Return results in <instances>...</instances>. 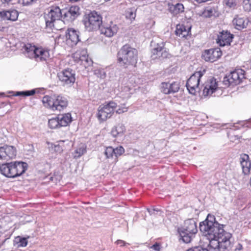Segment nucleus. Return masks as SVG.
I'll return each instance as SVG.
<instances>
[{
    "label": "nucleus",
    "mask_w": 251,
    "mask_h": 251,
    "mask_svg": "<svg viewBox=\"0 0 251 251\" xmlns=\"http://www.w3.org/2000/svg\"><path fill=\"white\" fill-rule=\"evenodd\" d=\"M191 29V27H189L187 29L186 28V27L184 26V30H183V32L181 35L182 37H186L189 33V31Z\"/></svg>",
    "instance_id": "c03bdc74"
},
{
    "label": "nucleus",
    "mask_w": 251,
    "mask_h": 251,
    "mask_svg": "<svg viewBox=\"0 0 251 251\" xmlns=\"http://www.w3.org/2000/svg\"><path fill=\"white\" fill-rule=\"evenodd\" d=\"M83 23L87 30H97L100 28V26L102 24V17L100 14L94 11L86 16Z\"/></svg>",
    "instance_id": "423d86ee"
},
{
    "label": "nucleus",
    "mask_w": 251,
    "mask_h": 251,
    "mask_svg": "<svg viewBox=\"0 0 251 251\" xmlns=\"http://www.w3.org/2000/svg\"><path fill=\"white\" fill-rule=\"evenodd\" d=\"M71 121V115L69 113L63 115L61 118H59L60 125L61 126H67Z\"/></svg>",
    "instance_id": "bb28decb"
},
{
    "label": "nucleus",
    "mask_w": 251,
    "mask_h": 251,
    "mask_svg": "<svg viewBox=\"0 0 251 251\" xmlns=\"http://www.w3.org/2000/svg\"><path fill=\"white\" fill-rule=\"evenodd\" d=\"M183 30H184V25H177L176 30L175 31L176 34L177 36H181Z\"/></svg>",
    "instance_id": "58836bf2"
},
{
    "label": "nucleus",
    "mask_w": 251,
    "mask_h": 251,
    "mask_svg": "<svg viewBox=\"0 0 251 251\" xmlns=\"http://www.w3.org/2000/svg\"><path fill=\"white\" fill-rule=\"evenodd\" d=\"M18 17V12L16 10L2 11L0 12L1 20L16 21Z\"/></svg>",
    "instance_id": "aec40b11"
},
{
    "label": "nucleus",
    "mask_w": 251,
    "mask_h": 251,
    "mask_svg": "<svg viewBox=\"0 0 251 251\" xmlns=\"http://www.w3.org/2000/svg\"><path fill=\"white\" fill-rule=\"evenodd\" d=\"M117 107V104L114 101L104 104L102 107H100L97 114L100 120L104 121L107 118H110L114 113V109Z\"/></svg>",
    "instance_id": "6e6552de"
},
{
    "label": "nucleus",
    "mask_w": 251,
    "mask_h": 251,
    "mask_svg": "<svg viewBox=\"0 0 251 251\" xmlns=\"http://www.w3.org/2000/svg\"><path fill=\"white\" fill-rule=\"evenodd\" d=\"M181 239L185 243L192 241L198 232L196 223L193 219L186 220L183 226L178 229Z\"/></svg>",
    "instance_id": "20e7f679"
},
{
    "label": "nucleus",
    "mask_w": 251,
    "mask_h": 251,
    "mask_svg": "<svg viewBox=\"0 0 251 251\" xmlns=\"http://www.w3.org/2000/svg\"><path fill=\"white\" fill-rule=\"evenodd\" d=\"M86 151L85 147L82 145L78 149H77L75 152V157H79L83 155Z\"/></svg>",
    "instance_id": "f704fd0d"
},
{
    "label": "nucleus",
    "mask_w": 251,
    "mask_h": 251,
    "mask_svg": "<svg viewBox=\"0 0 251 251\" xmlns=\"http://www.w3.org/2000/svg\"><path fill=\"white\" fill-rule=\"evenodd\" d=\"M115 243L117 245H119L120 246H123L126 244L124 241L121 240H118Z\"/></svg>",
    "instance_id": "09e8293b"
},
{
    "label": "nucleus",
    "mask_w": 251,
    "mask_h": 251,
    "mask_svg": "<svg viewBox=\"0 0 251 251\" xmlns=\"http://www.w3.org/2000/svg\"><path fill=\"white\" fill-rule=\"evenodd\" d=\"M231 79L229 78V75L226 76L224 78L223 83L226 86H228L231 84H233V83L230 81Z\"/></svg>",
    "instance_id": "a19ab883"
},
{
    "label": "nucleus",
    "mask_w": 251,
    "mask_h": 251,
    "mask_svg": "<svg viewBox=\"0 0 251 251\" xmlns=\"http://www.w3.org/2000/svg\"><path fill=\"white\" fill-rule=\"evenodd\" d=\"M118 61L120 64L125 68L129 66H135L137 61V50L128 45L124 46L119 51Z\"/></svg>",
    "instance_id": "f03ea898"
},
{
    "label": "nucleus",
    "mask_w": 251,
    "mask_h": 251,
    "mask_svg": "<svg viewBox=\"0 0 251 251\" xmlns=\"http://www.w3.org/2000/svg\"><path fill=\"white\" fill-rule=\"evenodd\" d=\"M218 82L215 78L208 79L205 84L203 90V95L204 97L211 95L218 88Z\"/></svg>",
    "instance_id": "4468645a"
},
{
    "label": "nucleus",
    "mask_w": 251,
    "mask_h": 251,
    "mask_svg": "<svg viewBox=\"0 0 251 251\" xmlns=\"http://www.w3.org/2000/svg\"><path fill=\"white\" fill-rule=\"evenodd\" d=\"M156 211V210L155 209H154L153 210V212H151V211L150 210H148V211L150 213V214L151 215H152V214H155V211ZM157 212H158V210H156Z\"/></svg>",
    "instance_id": "8fccbe9b"
},
{
    "label": "nucleus",
    "mask_w": 251,
    "mask_h": 251,
    "mask_svg": "<svg viewBox=\"0 0 251 251\" xmlns=\"http://www.w3.org/2000/svg\"><path fill=\"white\" fill-rule=\"evenodd\" d=\"M164 43L163 42L157 44L152 50L151 57L152 59L167 57L168 53L166 50V49L164 47Z\"/></svg>",
    "instance_id": "ddd939ff"
},
{
    "label": "nucleus",
    "mask_w": 251,
    "mask_h": 251,
    "mask_svg": "<svg viewBox=\"0 0 251 251\" xmlns=\"http://www.w3.org/2000/svg\"><path fill=\"white\" fill-rule=\"evenodd\" d=\"M75 72L70 68L65 69L58 73L57 76L59 81L64 86L70 87L75 81Z\"/></svg>",
    "instance_id": "0eeeda50"
},
{
    "label": "nucleus",
    "mask_w": 251,
    "mask_h": 251,
    "mask_svg": "<svg viewBox=\"0 0 251 251\" xmlns=\"http://www.w3.org/2000/svg\"><path fill=\"white\" fill-rule=\"evenodd\" d=\"M28 165L24 162L6 163L0 166L2 175L7 177L14 178L20 176L27 170Z\"/></svg>",
    "instance_id": "7ed1b4c3"
},
{
    "label": "nucleus",
    "mask_w": 251,
    "mask_h": 251,
    "mask_svg": "<svg viewBox=\"0 0 251 251\" xmlns=\"http://www.w3.org/2000/svg\"><path fill=\"white\" fill-rule=\"evenodd\" d=\"M169 10L174 16H177L184 12V7L182 3L169 5Z\"/></svg>",
    "instance_id": "b1692460"
},
{
    "label": "nucleus",
    "mask_w": 251,
    "mask_h": 251,
    "mask_svg": "<svg viewBox=\"0 0 251 251\" xmlns=\"http://www.w3.org/2000/svg\"><path fill=\"white\" fill-rule=\"evenodd\" d=\"M216 9L213 7H207L203 11V15L206 17H210L215 15Z\"/></svg>",
    "instance_id": "2f4dec72"
},
{
    "label": "nucleus",
    "mask_w": 251,
    "mask_h": 251,
    "mask_svg": "<svg viewBox=\"0 0 251 251\" xmlns=\"http://www.w3.org/2000/svg\"><path fill=\"white\" fill-rule=\"evenodd\" d=\"M23 48L27 53L28 56L30 58H33L34 53L35 51L36 47L35 46H32L30 44H27L25 45Z\"/></svg>",
    "instance_id": "cd10ccee"
},
{
    "label": "nucleus",
    "mask_w": 251,
    "mask_h": 251,
    "mask_svg": "<svg viewBox=\"0 0 251 251\" xmlns=\"http://www.w3.org/2000/svg\"><path fill=\"white\" fill-rule=\"evenodd\" d=\"M127 109H128V108L127 107L123 106V107H121L119 108L116 110V112L118 114H122V113H124L125 112H126L127 111Z\"/></svg>",
    "instance_id": "37998d69"
},
{
    "label": "nucleus",
    "mask_w": 251,
    "mask_h": 251,
    "mask_svg": "<svg viewBox=\"0 0 251 251\" xmlns=\"http://www.w3.org/2000/svg\"><path fill=\"white\" fill-rule=\"evenodd\" d=\"M249 155L244 154L241 155L240 158V164L242 168L243 173L247 175L250 171L251 163L249 161Z\"/></svg>",
    "instance_id": "5701e85b"
},
{
    "label": "nucleus",
    "mask_w": 251,
    "mask_h": 251,
    "mask_svg": "<svg viewBox=\"0 0 251 251\" xmlns=\"http://www.w3.org/2000/svg\"><path fill=\"white\" fill-rule=\"evenodd\" d=\"M125 131L126 127L122 123H119L112 128L111 133L114 137H116L118 136H122Z\"/></svg>",
    "instance_id": "393cba45"
},
{
    "label": "nucleus",
    "mask_w": 251,
    "mask_h": 251,
    "mask_svg": "<svg viewBox=\"0 0 251 251\" xmlns=\"http://www.w3.org/2000/svg\"><path fill=\"white\" fill-rule=\"evenodd\" d=\"M135 11L136 9L134 8L128 9L126 13V17L130 20L134 19L136 17Z\"/></svg>",
    "instance_id": "473e14b6"
},
{
    "label": "nucleus",
    "mask_w": 251,
    "mask_h": 251,
    "mask_svg": "<svg viewBox=\"0 0 251 251\" xmlns=\"http://www.w3.org/2000/svg\"><path fill=\"white\" fill-rule=\"evenodd\" d=\"M42 102L46 107L51 108L54 111V95L52 97L46 96L43 98Z\"/></svg>",
    "instance_id": "a878e982"
},
{
    "label": "nucleus",
    "mask_w": 251,
    "mask_h": 251,
    "mask_svg": "<svg viewBox=\"0 0 251 251\" xmlns=\"http://www.w3.org/2000/svg\"><path fill=\"white\" fill-rule=\"evenodd\" d=\"M34 94H35V91L31 90V91H25V92H18L17 93L16 95L17 96H29L33 95Z\"/></svg>",
    "instance_id": "ea45409f"
},
{
    "label": "nucleus",
    "mask_w": 251,
    "mask_h": 251,
    "mask_svg": "<svg viewBox=\"0 0 251 251\" xmlns=\"http://www.w3.org/2000/svg\"><path fill=\"white\" fill-rule=\"evenodd\" d=\"M233 85L239 84L245 78V71L242 69L237 70L231 72L229 75Z\"/></svg>",
    "instance_id": "f3484780"
},
{
    "label": "nucleus",
    "mask_w": 251,
    "mask_h": 251,
    "mask_svg": "<svg viewBox=\"0 0 251 251\" xmlns=\"http://www.w3.org/2000/svg\"><path fill=\"white\" fill-rule=\"evenodd\" d=\"M79 58L80 60H81L82 62H86L89 65L91 64L92 63V61L91 59L89 58L88 55L87 54V51L85 50H82L81 51Z\"/></svg>",
    "instance_id": "c756f323"
},
{
    "label": "nucleus",
    "mask_w": 251,
    "mask_h": 251,
    "mask_svg": "<svg viewBox=\"0 0 251 251\" xmlns=\"http://www.w3.org/2000/svg\"><path fill=\"white\" fill-rule=\"evenodd\" d=\"M79 10L77 6H71L68 10H63V19L70 22L74 21L79 15Z\"/></svg>",
    "instance_id": "dca6fc26"
},
{
    "label": "nucleus",
    "mask_w": 251,
    "mask_h": 251,
    "mask_svg": "<svg viewBox=\"0 0 251 251\" xmlns=\"http://www.w3.org/2000/svg\"><path fill=\"white\" fill-rule=\"evenodd\" d=\"M180 85L178 83L176 82H174L173 83H170L169 89V94L172 93H175L178 91L179 89Z\"/></svg>",
    "instance_id": "7c9ffc66"
},
{
    "label": "nucleus",
    "mask_w": 251,
    "mask_h": 251,
    "mask_svg": "<svg viewBox=\"0 0 251 251\" xmlns=\"http://www.w3.org/2000/svg\"><path fill=\"white\" fill-rule=\"evenodd\" d=\"M249 20L241 16H236L233 20V24L237 29L245 28L248 25Z\"/></svg>",
    "instance_id": "412c9836"
},
{
    "label": "nucleus",
    "mask_w": 251,
    "mask_h": 251,
    "mask_svg": "<svg viewBox=\"0 0 251 251\" xmlns=\"http://www.w3.org/2000/svg\"><path fill=\"white\" fill-rule=\"evenodd\" d=\"M33 0H18V2L24 6H26L30 4Z\"/></svg>",
    "instance_id": "79ce46f5"
},
{
    "label": "nucleus",
    "mask_w": 251,
    "mask_h": 251,
    "mask_svg": "<svg viewBox=\"0 0 251 251\" xmlns=\"http://www.w3.org/2000/svg\"><path fill=\"white\" fill-rule=\"evenodd\" d=\"M223 226V225L215 221L214 217L210 215L200 224V229L207 237L210 247L218 249L220 251H229L231 234L225 231Z\"/></svg>",
    "instance_id": "f257e3e1"
},
{
    "label": "nucleus",
    "mask_w": 251,
    "mask_h": 251,
    "mask_svg": "<svg viewBox=\"0 0 251 251\" xmlns=\"http://www.w3.org/2000/svg\"><path fill=\"white\" fill-rule=\"evenodd\" d=\"M114 155L116 157V159L118 156L121 155L125 151V150L122 146L118 147L114 149Z\"/></svg>",
    "instance_id": "e433bc0d"
},
{
    "label": "nucleus",
    "mask_w": 251,
    "mask_h": 251,
    "mask_svg": "<svg viewBox=\"0 0 251 251\" xmlns=\"http://www.w3.org/2000/svg\"><path fill=\"white\" fill-rule=\"evenodd\" d=\"M203 75L201 71L196 72L188 79L186 86L190 93L195 94L197 90H199L200 78Z\"/></svg>",
    "instance_id": "1a4fd4ad"
},
{
    "label": "nucleus",
    "mask_w": 251,
    "mask_h": 251,
    "mask_svg": "<svg viewBox=\"0 0 251 251\" xmlns=\"http://www.w3.org/2000/svg\"><path fill=\"white\" fill-rule=\"evenodd\" d=\"M151 248L156 251H159L160 250L159 245L157 243L153 245Z\"/></svg>",
    "instance_id": "de8ad7c7"
},
{
    "label": "nucleus",
    "mask_w": 251,
    "mask_h": 251,
    "mask_svg": "<svg viewBox=\"0 0 251 251\" xmlns=\"http://www.w3.org/2000/svg\"><path fill=\"white\" fill-rule=\"evenodd\" d=\"M49 56V53L48 50H45L41 48H36L35 51L34 53L33 58H34L37 61H43L48 58Z\"/></svg>",
    "instance_id": "4be33fe9"
},
{
    "label": "nucleus",
    "mask_w": 251,
    "mask_h": 251,
    "mask_svg": "<svg viewBox=\"0 0 251 251\" xmlns=\"http://www.w3.org/2000/svg\"><path fill=\"white\" fill-rule=\"evenodd\" d=\"M169 87H170L169 82H162L160 86L161 91L165 94H169Z\"/></svg>",
    "instance_id": "c9c22d12"
},
{
    "label": "nucleus",
    "mask_w": 251,
    "mask_h": 251,
    "mask_svg": "<svg viewBox=\"0 0 251 251\" xmlns=\"http://www.w3.org/2000/svg\"><path fill=\"white\" fill-rule=\"evenodd\" d=\"M233 35L228 32L227 31H223L220 32L217 39V43L220 46L224 47L226 45H230Z\"/></svg>",
    "instance_id": "2eb2a0df"
},
{
    "label": "nucleus",
    "mask_w": 251,
    "mask_h": 251,
    "mask_svg": "<svg viewBox=\"0 0 251 251\" xmlns=\"http://www.w3.org/2000/svg\"><path fill=\"white\" fill-rule=\"evenodd\" d=\"M114 148L112 147H108L106 148L104 153L105 155L106 158L108 159L113 157L114 156Z\"/></svg>",
    "instance_id": "72a5a7b5"
},
{
    "label": "nucleus",
    "mask_w": 251,
    "mask_h": 251,
    "mask_svg": "<svg viewBox=\"0 0 251 251\" xmlns=\"http://www.w3.org/2000/svg\"><path fill=\"white\" fill-rule=\"evenodd\" d=\"M66 36L67 41L70 43L71 46L76 45L79 41V32L74 28L68 29Z\"/></svg>",
    "instance_id": "a211bd4d"
},
{
    "label": "nucleus",
    "mask_w": 251,
    "mask_h": 251,
    "mask_svg": "<svg viewBox=\"0 0 251 251\" xmlns=\"http://www.w3.org/2000/svg\"><path fill=\"white\" fill-rule=\"evenodd\" d=\"M243 3L245 11H251V0H244Z\"/></svg>",
    "instance_id": "4c0bfd02"
},
{
    "label": "nucleus",
    "mask_w": 251,
    "mask_h": 251,
    "mask_svg": "<svg viewBox=\"0 0 251 251\" xmlns=\"http://www.w3.org/2000/svg\"><path fill=\"white\" fill-rule=\"evenodd\" d=\"M16 149L13 146L5 145L0 147V160L8 161L15 158L16 156Z\"/></svg>",
    "instance_id": "9d476101"
},
{
    "label": "nucleus",
    "mask_w": 251,
    "mask_h": 251,
    "mask_svg": "<svg viewBox=\"0 0 251 251\" xmlns=\"http://www.w3.org/2000/svg\"><path fill=\"white\" fill-rule=\"evenodd\" d=\"M118 30V26L113 22H110L108 24H104L100 27V32L106 37H111L117 34Z\"/></svg>",
    "instance_id": "9b49d317"
},
{
    "label": "nucleus",
    "mask_w": 251,
    "mask_h": 251,
    "mask_svg": "<svg viewBox=\"0 0 251 251\" xmlns=\"http://www.w3.org/2000/svg\"><path fill=\"white\" fill-rule=\"evenodd\" d=\"M12 1V0H4V1L5 2H11Z\"/></svg>",
    "instance_id": "3c124183"
},
{
    "label": "nucleus",
    "mask_w": 251,
    "mask_h": 251,
    "mask_svg": "<svg viewBox=\"0 0 251 251\" xmlns=\"http://www.w3.org/2000/svg\"><path fill=\"white\" fill-rule=\"evenodd\" d=\"M226 5L230 7L235 5L234 0H227Z\"/></svg>",
    "instance_id": "49530a36"
},
{
    "label": "nucleus",
    "mask_w": 251,
    "mask_h": 251,
    "mask_svg": "<svg viewBox=\"0 0 251 251\" xmlns=\"http://www.w3.org/2000/svg\"><path fill=\"white\" fill-rule=\"evenodd\" d=\"M48 124L50 128H56L61 127L60 125L59 117L50 119Z\"/></svg>",
    "instance_id": "c85d7f7f"
},
{
    "label": "nucleus",
    "mask_w": 251,
    "mask_h": 251,
    "mask_svg": "<svg viewBox=\"0 0 251 251\" xmlns=\"http://www.w3.org/2000/svg\"><path fill=\"white\" fill-rule=\"evenodd\" d=\"M12 1V0H4V1L5 2H11Z\"/></svg>",
    "instance_id": "603ef678"
},
{
    "label": "nucleus",
    "mask_w": 251,
    "mask_h": 251,
    "mask_svg": "<svg viewBox=\"0 0 251 251\" xmlns=\"http://www.w3.org/2000/svg\"><path fill=\"white\" fill-rule=\"evenodd\" d=\"M27 241L26 238H21L19 241V246L25 247L27 245Z\"/></svg>",
    "instance_id": "a18cd8bd"
},
{
    "label": "nucleus",
    "mask_w": 251,
    "mask_h": 251,
    "mask_svg": "<svg viewBox=\"0 0 251 251\" xmlns=\"http://www.w3.org/2000/svg\"><path fill=\"white\" fill-rule=\"evenodd\" d=\"M54 111H61L66 107L68 105L67 99L60 95H54Z\"/></svg>",
    "instance_id": "6ab92c4d"
},
{
    "label": "nucleus",
    "mask_w": 251,
    "mask_h": 251,
    "mask_svg": "<svg viewBox=\"0 0 251 251\" xmlns=\"http://www.w3.org/2000/svg\"><path fill=\"white\" fill-rule=\"evenodd\" d=\"M222 53L219 48L211 49L205 50L202 54V57L206 61L214 62L219 59Z\"/></svg>",
    "instance_id": "f8f14e48"
},
{
    "label": "nucleus",
    "mask_w": 251,
    "mask_h": 251,
    "mask_svg": "<svg viewBox=\"0 0 251 251\" xmlns=\"http://www.w3.org/2000/svg\"><path fill=\"white\" fill-rule=\"evenodd\" d=\"M63 19V10H61L59 7H52L48 14L45 16L46 26L50 28L54 27L58 29L59 27L56 26L58 23L62 24V21L60 18Z\"/></svg>",
    "instance_id": "39448f33"
}]
</instances>
